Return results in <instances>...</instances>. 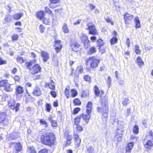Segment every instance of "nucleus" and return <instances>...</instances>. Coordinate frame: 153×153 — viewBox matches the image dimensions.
<instances>
[{
  "label": "nucleus",
  "mask_w": 153,
  "mask_h": 153,
  "mask_svg": "<svg viewBox=\"0 0 153 153\" xmlns=\"http://www.w3.org/2000/svg\"><path fill=\"white\" fill-rule=\"evenodd\" d=\"M129 103L128 99V98H126L123 101L122 103L124 105L126 106Z\"/></svg>",
  "instance_id": "8fccbe9b"
},
{
  "label": "nucleus",
  "mask_w": 153,
  "mask_h": 153,
  "mask_svg": "<svg viewBox=\"0 0 153 153\" xmlns=\"http://www.w3.org/2000/svg\"><path fill=\"white\" fill-rule=\"evenodd\" d=\"M39 28L40 32L41 33H43L45 30V27L44 26L42 25H40Z\"/></svg>",
  "instance_id": "13d9d810"
},
{
  "label": "nucleus",
  "mask_w": 153,
  "mask_h": 153,
  "mask_svg": "<svg viewBox=\"0 0 153 153\" xmlns=\"http://www.w3.org/2000/svg\"><path fill=\"white\" fill-rule=\"evenodd\" d=\"M12 17V16L9 14L6 15L4 20L5 23H6L7 22H10L11 21Z\"/></svg>",
  "instance_id": "b1692460"
},
{
  "label": "nucleus",
  "mask_w": 153,
  "mask_h": 153,
  "mask_svg": "<svg viewBox=\"0 0 153 153\" xmlns=\"http://www.w3.org/2000/svg\"><path fill=\"white\" fill-rule=\"evenodd\" d=\"M74 140L76 142V144L78 146H79L81 143V140L79 137V136L77 135H75L74 136Z\"/></svg>",
  "instance_id": "5701e85b"
},
{
  "label": "nucleus",
  "mask_w": 153,
  "mask_h": 153,
  "mask_svg": "<svg viewBox=\"0 0 153 153\" xmlns=\"http://www.w3.org/2000/svg\"><path fill=\"white\" fill-rule=\"evenodd\" d=\"M16 90V94L17 95L22 93L24 91L23 88L20 86H18L17 87Z\"/></svg>",
  "instance_id": "aec40b11"
},
{
  "label": "nucleus",
  "mask_w": 153,
  "mask_h": 153,
  "mask_svg": "<svg viewBox=\"0 0 153 153\" xmlns=\"http://www.w3.org/2000/svg\"><path fill=\"white\" fill-rule=\"evenodd\" d=\"M36 60L35 59L30 60L25 63V65L27 68L30 71L32 74L38 73L41 71V68L38 64H35Z\"/></svg>",
  "instance_id": "f03ea898"
},
{
  "label": "nucleus",
  "mask_w": 153,
  "mask_h": 153,
  "mask_svg": "<svg viewBox=\"0 0 153 153\" xmlns=\"http://www.w3.org/2000/svg\"><path fill=\"white\" fill-rule=\"evenodd\" d=\"M9 120L6 116L5 112L1 113L0 114V122L2 123L5 125H7L9 123Z\"/></svg>",
  "instance_id": "0eeeda50"
},
{
  "label": "nucleus",
  "mask_w": 153,
  "mask_h": 153,
  "mask_svg": "<svg viewBox=\"0 0 153 153\" xmlns=\"http://www.w3.org/2000/svg\"><path fill=\"white\" fill-rule=\"evenodd\" d=\"M84 78L86 81L90 82L91 80V77L88 75H86L84 76Z\"/></svg>",
  "instance_id": "5fc2aeb1"
},
{
  "label": "nucleus",
  "mask_w": 153,
  "mask_h": 153,
  "mask_svg": "<svg viewBox=\"0 0 153 153\" xmlns=\"http://www.w3.org/2000/svg\"><path fill=\"white\" fill-rule=\"evenodd\" d=\"M18 38V35L17 34H14L11 36L12 40L13 41L16 40Z\"/></svg>",
  "instance_id": "de8ad7c7"
},
{
  "label": "nucleus",
  "mask_w": 153,
  "mask_h": 153,
  "mask_svg": "<svg viewBox=\"0 0 153 153\" xmlns=\"http://www.w3.org/2000/svg\"><path fill=\"white\" fill-rule=\"evenodd\" d=\"M10 147H14L15 150L13 153H16L19 152L22 148V146L20 143H18L11 142L9 144Z\"/></svg>",
  "instance_id": "423d86ee"
},
{
  "label": "nucleus",
  "mask_w": 153,
  "mask_h": 153,
  "mask_svg": "<svg viewBox=\"0 0 153 153\" xmlns=\"http://www.w3.org/2000/svg\"><path fill=\"white\" fill-rule=\"evenodd\" d=\"M51 126L53 127H56L57 126V123L56 120H53L51 123Z\"/></svg>",
  "instance_id": "864d4df0"
},
{
  "label": "nucleus",
  "mask_w": 153,
  "mask_h": 153,
  "mask_svg": "<svg viewBox=\"0 0 153 153\" xmlns=\"http://www.w3.org/2000/svg\"><path fill=\"white\" fill-rule=\"evenodd\" d=\"M61 41L60 40H56L55 41V49L57 53L59 52L62 48V45L60 44Z\"/></svg>",
  "instance_id": "f8f14e48"
},
{
  "label": "nucleus",
  "mask_w": 153,
  "mask_h": 153,
  "mask_svg": "<svg viewBox=\"0 0 153 153\" xmlns=\"http://www.w3.org/2000/svg\"><path fill=\"white\" fill-rule=\"evenodd\" d=\"M87 152L88 153H94V148L91 146L87 149Z\"/></svg>",
  "instance_id": "a18cd8bd"
},
{
  "label": "nucleus",
  "mask_w": 153,
  "mask_h": 153,
  "mask_svg": "<svg viewBox=\"0 0 153 153\" xmlns=\"http://www.w3.org/2000/svg\"><path fill=\"white\" fill-rule=\"evenodd\" d=\"M125 23L126 24H128L131 22V20L133 18V16L132 15L126 13L124 16Z\"/></svg>",
  "instance_id": "1a4fd4ad"
},
{
  "label": "nucleus",
  "mask_w": 153,
  "mask_h": 153,
  "mask_svg": "<svg viewBox=\"0 0 153 153\" xmlns=\"http://www.w3.org/2000/svg\"><path fill=\"white\" fill-rule=\"evenodd\" d=\"M134 51L135 53L137 54H140V51L139 49V47L137 45H135L134 46Z\"/></svg>",
  "instance_id": "e433bc0d"
},
{
  "label": "nucleus",
  "mask_w": 153,
  "mask_h": 153,
  "mask_svg": "<svg viewBox=\"0 0 153 153\" xmlns=\"http://www.w3.org/2000/svg\"><path fill=\"white\" fill-rule=\"evenodd\" d=\"M100 61L94 57H91L86 60V64L87 65H90L91 67L92 68H96L98 63Z\"/></svg>",
  "instance_id": "20e7f679"
},
{
  "label": "nucleus",
  "mask_w": 153,
  "mask_h": 153,
  "mask_svg": "<svg viewBox=\"0 0 153 153\" xmlns=\"http://www.w3.org/2000/svg\"><path fill=\"white\" fill-rule=\"evenodd\" d=\"M114 4V6L116 7L118 6V3L119 1V0H113Z\"/></svg>",
  "instance_id": "338daca9"
},
{
  "label": "nucleus",
  "mask_w": 153,
  "mask_h": 153,
  "mask_svg": "<svg viewBox=\"0 0 153 153\" xmlns=\"http://www.w3.org/2000/svg\"><path fill=\"white\" fill-rule=\"evenodd\" d=\"M94 92L95 95L97 96H99L100 91L97 85H95L94 87Z\"/></svg>",
  "instance_id": "473e14b6"
},
{
  "label": "nucleus",
  "mask_w": 153,
  "mask_h": 153,
  "mask_svg": "<svg viewBox=\"0 0 153 153\" xmlns=\"http://www.w3.org/2000/svg\"><path fill=\"white\" fill-rule=\"evenodd\" d=\"M135 22V27L136 28H139L140 27V24L138 17H135L134 19Z\"/></svg>",
  "instance_id": "a878e982"
},
{
  "label": "nucleus",
  "mask_w": 153,
  "mask_h": 153,
  "mask_svg": "<svg viewBox=\"0 0 153 153\" xmlns=\"http://www.w3.org/2000/svg\"><path fill=\"white\" fill-rule=\"evenodd\" d=\"M19 136V134L18 132H14L12 133L10 137L12 139H15L18 138Z\"/></svg>",
  "instance_id": "cd10ccee"
},
{
  "label": "nucleus",
  "mask_w": 153,
  "mask_h": 153,
  "mask_svg": "<svg viewBox=\"0 0 153 153\" xmlns=\"http://www.w3.org/2000/svg\"><path fill=\"white\" fill-rule=\"evenodd\" d=\"M82 42L84 44V47L85 48H87L90 46V42L88 39L87 40Z\"/></svg>",
  "instance_id": "2f4dec72"
},
{
  "label": "nucleus",
  "mask_w": 153,
  "mask_h": 153,
  "mask_svg": "<svg viewBox=\"0 0 153 153\" xmlns=\"http://www.w3.org/2000/svg\"><path fill=\"white\" fill-rule=\"evenodd\" d=\"M92 103L91 102H88L86 106V112L91 113L92 111Z\"/></svg>",
  "instance_id": "f3484780"
},
{
  "label": "nucleus",
  "mask_w": 153,
  "mask_h": 153,
  "mask_svg": "<svg viewBox=\"0 0 153 153\" xmlns=\"http://www.w3.org/2000/svg\"><path fill=\"white\" fill-rule=\"evenodd\" d=\"M80 109L79 108H74L73 111V113L75 114H77L80 111Z\"/></svg>",
  "instance_id": "680f3d73"
},
{
  "label": "nucleus",
  "mask_w": 153,
  "mask_h": 153,
  "mask_svg": "<svg viewBox=\"0 0 153 153\" xmlns=\"http://www.w3.org/2000/svg\"><path fill=\"white\" fill-rule=\"evenodd\" d=\"M124 123L123 122L119 121L118 122L117 129L118 130L123 129V128Z\"/></svg>",
  "instance_id": "bb28decb"
},
{
  "label": "nucleus",
  "mask_w": 153,
  "mask_h": 153,
  "mask_svg": "<svg viewBox=\"0 0 153 153\" xmlns=\"http://www.w3.org/2000/svg\"><path fill=\"white\" fill-rule=\"evenodd\" d=\"M65 94L67 98H68L69 97V93L68 90L67 88H66L65 90Z\"/></svg>",
  "instance_id": "3c124183"
},
{
  "label": "nucleus",
  "mask_w": 153,
  "mask_h": 153,
  "mask_svg": "<svg viewBox=\"0 0 153 153\" xmlns=\"http://www.w3.org/2000/svg\"><path fill=\"white\" fill-rule=\"evenodd\" d=\"M81 117L80 115L74 119V125H78L80 121Z\"/></svg>",
  "instance_id": "f704fd0d"
},
{
  "label": "nucleus",
  "mask_w": 153,
  "mask_h": 153,
  "mask_svg": "<svg viewBox=\"0 0 153 153\" xmlns=\"http://www.w3.org/2000/svg\"><path fill=\"white\" fill-rule=\"evenodd\" d=\"M23 14L22 13H17L13 16L14 19L15 20L19 19L22 16Z\"/></svg>",
  "instance_id": "7c9ffc66"
},
{
  "label": "nucleus",
  "mask_w": 153,
  "mask_h": 153,
  "mask_svg": "<svg viewBox=\"0 0 153 153\" xmlns=\"http://www.w3.org/2000/svg\"><path fill=\"white\" fill-rule=\"evenodd\" d=\"M139 128L138 126L135 125L133 129V132L135 134H137L138 132Z\"/></svg>",
  "instance_id": "ea45409f"
},
{
  "label": "nucleus",
  "mask_w": 153,
  "mask_h": 153,
  "mask_svg": "<svg viewBox=\"0 0 153 153\" xmlns=\"http://www.w3.org/2000/svg\"><path fill=\"white\" fill-rule=\"evenodd\" d=\"M97 111L99 112H104L108 111V107L105 102H102L100 106L97 107Z\"/></svg>",
  "instance_id": "6e6552de"
},
{
  "label": "nucleus",
  "mask_w": 153,
  "mask_h": 153,
  "mask_svg": "<svg viewBox=\"0 0 153 153\" xmlns=\"http://www.w3.org/2000/svg\"><path fill=\"white\" fill-rule=\"evenodd\" d=\"M77 70L80 73H82L83 72V67L82 66H78L77 68Z\"/></svg>",
  "instance_id": "052dcab7"
},
{
  "label": "nucleus",
  "mask_w": 153,
  "mask_h": 153,
  "mask_svg": "<svg viewBox=\"0 0 153 153\" xmlns=\"http://www.w3.org/2000/svg\"><path fill=\"white\" fill-rule=\"evenodd\" d=\"M74 103L76 105H79L81 104V102L78 99H76L73 101Z\"/></svg>",
  "instance_id": "a19ab883"
},
{
  "label": "nucleus",
  "mask_w": 153,
  "mask_h": 153,
  "mask_svg": "<svg viewBox=\"0 0 153 153\" xmlns=\"http://www.w3.org/2000/svg\"><path fill=\"white\" fill-rule=\"evenodd\" d=\"M50 93L51 95L53 97L55 98L56 97V94L55 91H52Z\"/></svg>",
  "instance_id": "774afa93"
},
{
  "label": "nucleus",
  "mask_w": 153,
  "mask_h": 153,
  "mask_svg": "<svg viewBox=\"0 0 153 153\" xmlns=\"http://www.w3.org/2000/svg\"><path fill=\"white\" fill-rule=\"evenodd\" d=\"M147 139H150L144 145L145 148L147 151L150 150L153 146V143L151 140H153V133L151 130H149L146 136Z\"/></svg>",
  "instance_id": "7ed1b4c3"
},
{
  "label": "nucleus",
  "mask_w": 153,
  "mask_h": 153,
  "mask_svg": "<svg viewBox=\"0 0 153 153\" xmlns=\"http://www.w3.org/2000/svg\"><path fill=\"white\" fill-rule=\"evenodd\" d=\"M137 63L138 65L140 67L143 65V62L140 57H138L137 59Z\"/></svg>",
  "instance_id": "c85d7f7f"
},
{
  "label": "nucleus",
  "mask_w": 153,
  "mask_h": 153,
  "mask_svg": "<svg viewBox=\"0 0 153 153\" xmlns=\"http://www.w3.org/2000/svg\"><path fill=\"white\" fill-rule=\"evenodd\" d=\"M16 60L18 62L20 63H23L24 61V60L23 58L19 56H18L17 57Z\"/></svg>",
  "instance_id": "49530a36"
},
{
  "label": "nucleus",
  "mask_w": 153,
  "mask_h": 153,
  "mask_svg": "<svg viewBox=\"0 0 153 153\" xmlns=\"http://www.w3.org/2000/svg\"><path fill=\"white\" fill-rule=\"evenodd\" d=\"M55 138L54 135L52 133H45L41 136L40 139L44 144L51 146L55 142Z\"/></svg>",
  "instance_id": "f257e3e1"
},
{
  "label": "nucleus",
  "mask_w": 153,
  "mask_h": 153,
  "mask_svg": "<svg viewBox=\"0 0 153 153\" xmlns=\"http://www.w3.org/2000/svg\"><path fill=\"white\" fill-rule=\"evenodd\" d=\"M111 80L110 76H108V79L107 80V83L108 85L109 88L110 86L111 83Z\"/></svg>",
  "instance_id": "6e6d98bb"
},
{
  "label": "nucleus",
  "mask_w": 153,
  "mask_h": 153,
  "mask_svg": "<svg viewBox=\"0 0 153 153\" xmlns=\"http://www.w3.org/2000/svg\"><path fill=\"white\" fill-rule=\"evenodd\" d=\"M80 38L82 42H85V41H86V40L88 39L87 36L86 34L84 33L81 34Z\"/></svg>",
  "instance_id": "c756f323"
},
{
  "label": "nucleus",
  "mask_w": 153,
  "mask_h": 153,
  "mask_svg": "<svg viewBox=\"0 0 153 153\" xmlns=\"http://www.w3.org/2000/svg\"><path fill=\"white\" fill-rule=\"evenodd\" d=\"M71 97H75L77 94V92L75 89H72L71 90Z\"/></svg>",
  "instance_id": "4c0bfd02"
},
{
  "label": "nucleus",
  "mask_w": 153,
  "mask_h": 153,
  "mask_svg": "<svg viewBox=\"0 0 153 153\" xmlns=\"http://www.w3.org/2000/svg\"><path fill=\"white\" fill-rule=\"evenodd\" d=\"M42 56L43 57V61L44 62H46L49 58V55L47 52L42 51Z\"/></svg>",
  "instance_id": "dca6fc26"
},
{
  "label": "nucleus",
  "mask_w": 153,
  "mask_h": 153,
  "mask_svg": "<svg viewBox=\"0 0 153 153\" xmlns=\"http://www.w3.org/2000/svg\"><path fill=\"white\" fill-rule=\"evenodd\" d=\"M70 46L72 50L75 52H77L80 49L79 45L76 42L72 43Z\"/></svg>",
  "instance_id": "9b49d317"
},
{
  "label": "nucleus",
  "mask_w": 153,
  "mask_h": 153,
  "mask_svg": "<svg viewBox=\"0 0 153 153\" xmlns=\"http://www.w3.org/2000/svg\"><path fill=\"white\" fill-rule=\"evenodd\" d=\"M62 30L64 33H68L69 32V29L66 24H65L63 25L62 27Z\"/></svg>",
  "instance_id": "72a5a7b5"
},
{
  "label": "nucleus",
  "mask_w": 153,
  "mask_h": 153,
  "mask_svg": "<svg viewBox=\"0 0 153 153\" xmlns=\"http://www.w3.org/2000/svg\"><path fill=\"white\" fill-rule=\"evenodd\" d=\"M74 126L77 131H82L83 128L82 126H80V125H74Z\"/></svg>",
  "instance_id": "c03bdc74"
},
{
  "label": "nucleus",
  "mask_w": 153,
  "mask_h": 153,
  "mask_svg": "<svg viewBox=\"0 0 153 153\" xmlns=\"http://www.w3.org/2000/svg\"><path fill=\"white\" fill-rule=\"evenodd\" d=\"M48 151L46 149H41L39 152V153H48Z\"/></svg>",
  "instance_id": "69168bd1"
},
{
  "label": "nucleus",
  "mask_w": 153,
  "mask_h": 153,
  "mask_svg": "<svg viewBox=\"0 0 153 153\" xmlns=\"http://www.w3.org/2000/svg\"><path fill=\"white\" fill-rule=\"evenodd\" d=\"M108 111L104 112L102 113V118H104L106 120L107 119L108 117Z\"/></svg>",
  "instance_id": "09e8293b"
},
{
  "label": "nucleus",
  "mask_w": 153,
  "mask_h": 153,
  "mask_svg": "<svg viewBox=\"0 0 153 153\" xmlns=\"http://www.w3.org/2000/svg\"><path fill=\"white\" fill-rule=\"evenodd\" d=\"M14 100L13 99H10L8 101V105L11 109L15 110L16 112L18 111L19 109L20 104L17 103L16 105Z\"/></svg>",
  "instance_id": "39448f33"
},
{
  "label": "nucleus",
  "mask_w": 153,
  "mask_h": 153,
  "mask_svg": "<svg viewBox=\"0 0 153 153\" xmlns=\"http://www.w3.org/2000/svg\"><path fill=\"white\" fill-rule=\"evenodd\" d=\"M6 63V61L3 60L0 57V65L3 64H5Z\"/></svg>",
  "instance_id": "0e129e2a"
},
{
  "label": "nucleus",
  "mask_w": 153,
  "mask_h": 153,
  "mask_svg": "<svg viewBox=\"0 0 153 153\" xmlns=\"http://www.w3.org/2000/svg\"><path fill=\"white\" fill-rule=\"evenodd\" d=\"M97 44L99 46H102L103 44V41L101 39L98 40L97 41Z\"/></svg>",
  "instance_id": "37998d69"
},
{
  "label": "nucleus",
  "mask_w": 153,
  "mask_h": 153,
  "mask_svg": "<svg viewBox=\"0 0 153 153\" xmlns=\"http://www.w3.org/2000/svg\"><path fill=\"white\" fill-rule=\"evenodd\" d=\"M96 49L94 47H91L89 50L88 51V54L89 55L95 53L96 52Z\"/></svg>",
  "instance_id": "4be33fe9"
},
{
  "label": "nucleus",
  "mask_w": 153,
  "mask_h": 153,
  "mask_svg": "<svg viewBox=\"0 0 153 153\" xmlns=\"http://www.w3.org/2000/svg\"><path fill=\"white\" fill-rule=\"evenodd\" d=\"M13 88L12 87V85L9 84L8 82L6 84V86L4 87V90L5 91L7 92H10L12 91L13 90Z\"/></svg>",
  "instance_id": "a211bd4d"
},
{
  "label": "nucleus",
  "mask_w": 153,
  "mask_h": 153,
  "mask_svg": "<svg viewBox=\"0 0 153 153\" xmlns=\"http://www.w3.org/2000/svg\"><path fill=\"white\" fill-rule=\"evenodd\" d=\"M40 123L42 125H45V127H46L48 126V124L46 121L44 120L41 119L40 120Z\"/></svg>",
  "instance_id": "79ce46f5"
},
{
  "label": "nucleus",
  "mask_w": 153,
  "mask_h": 153,
  "mask_svg": "<svg viewBox=\"0 0 153 153\" xmlns=\"http://www.w3.org/2000/svg\"><path fill=\"white\" fill-rule=\"evenodd\" d=\"M33 94L35 96H40L42 94V91L40 89L36 86L33 89Z\"/></svg>",
  "instance_id": "ddd939ff"
},
{
  "label": "nucleus",
  "mask_w": 153,
  "mask_h": 153,
  "mask_svg": "<svg viewBox=\"0 0 153 153\" xmlns=\"http://www.w3.org/2000/svg\"><path fill=\"white\" fill-rule=\"evenodd\" d=\"M51 109V105L49 104H47L46 105V110L48 112H50Z\"/></svg>",
  "instance_id": "bf43d9fd"
},
{
  "label": "nucleus",
  "mask_w": 153,
  "mask_h": 153,
  "mask_svg": "<svg viewBox=\"0 0 153 153\" xmlns=\"http://www.w3.org/2000/svg\"><path fill=\"white\" fill-rule=\"evenodd\" d=\"M88 29L89 30V33L92 35L96 34L97 31L94 25H89L88 26Z\"/></svg>",
  "instance_id": "4468645a"
},
{
  "label": "nucleus",
  "mask_w": 153,
  "mask_h": 153,
  "mask_svg": "<svg viewBox=\"0 0 153 153\" xmlns=\"http://www.w3.org/2000/svg\"><path fill=\"white\" fill-rule=\"evenodd\" d=\"M44 13L42 11H40L36 14L37 17L40 19H42L44 17Z\"/></svg>",
  "instance_id": "412c9836"
},
{
  "label": "nucleus",
  "mask_w": 153,
  "mask_h": 153,
  "mask_svg": "<svg viewBox=\"0 0 153 153\" xmlns=\"http://www.w3.org/2000/svg\"><path fill=\"white\" fill-rule=\"evenodd\" d=\"M87 114H81L80 115V117H82L83 120H85V122L86 123H87L89 121V119L91 118V116L90 114L91 113H86Z\"/></svg>",
  "instance_id": "2eb2a0df"
},
{
  "label": "nucleus",
  "mask_w": 153,
  "mask_h": 153,
  "mask_svg": "<svg viewBox=\"0 0 153 153\" xmlns=\"http://www.w3.org/2000/svg\"><path fill=\"white\" fill-rule=\"evenodd\" d=\"M118 39L115 37H113L110 40V42L111 45H113L117 42Z\"/></svg>",
  "instance_id": "58836bf2"
},
{
  "label": "nucleus",
  "mask_w": 153,
  "mask_h": 153,
  "mask_svg": "<svg viewBox=\"0 0 153 153\" xmlns=\"http://www.w3.org/2000/svg\"><path fill=\"white\" fill-rule=\"evenodd\" d=\"M46 86H48L49 88L52 89H53L55 88L54 82L52 80L51 81L50 84L49 83H46Z\"/></svg>",
  "instance_id": "393cba45"
},
{
  "label": "nucleus",
  "mask_w": 153,
  "mask_h": 153,
  "mask_svg": "<svg viewBox=\"0 0 153 153\" xmlns=\"http://www.w3.org/2000/svg\"><path fill=\"white\" fill-rule=\"evenodd\" d=\"M106 21L108 23H110L112 25H114V22L112 20L109 18H106L105 19Z\"/></svg>",
  "instance_id": "4d7b16f0"
},
{
  "label": "nucleus",
  "mask_w": 153,
  "mask_h": 153,
  "mask_svg": "<svg viewBox=\"0 0 153 153\" xmlns=\"http://www.w3.org/2000/svg\"><path fill=\"white\" fill-rule=\"evenodd\" d=\"M99 51L101 53H104L105 51V49L102 47V46H99Z\"/></svg>",
  "instance_id": "603ef678"
},
{
  "label": "nucleus",
  "mask_w": 153,
  "mask_h": 153,
  "mask_svg": "<svg viewBox=\"0 0 153 153\" xmlns=\"http://www.w3.org/2000/svg\"><path fill=\"white\" fill-rule=\"evenodd\" d=\"M133 146L134 143L133 142H131L128 144L126 148V152H129L133 148Z\"/></svg>",
  "instance_id": "6ab92c4d"
},
{
  "label": "nucleus",
  "mask_w": 153,
  "mask_h": 153,
  "mask_svg": "<svg viewBox=\"0 0 153 153\" xmlns=\"http://www.w3.org/2000/svg\"><path fill=\"white\" fill-rule=\"evenodd\" d=\"M7 82L8 81L6 80H3L0 81V87H3L4 88Z\"/></svg>",
  "instance_id": "c9c22d12"
},
{
  "label": "nucleus",
  "mask_w": 153,
  "mask_h": 153,
  "mask_svg": "<svg viewBox=\"0 0 153 153\" xmlns=\"http://www.w3.org/2000/svg\"><path fill=\"white\" fill-rule=\"evenodd\" d=\"M123 129L118 130L117 129L116 132L115 137L117 138V141H120L121 140V137L123 134Z\"/></svg>",
  "instance_id": "9d476101"
},
{
  "label": "nucleus",
  "mask_w": 153,
  "mask_h": 153,
  "mask_svg": "<svg viewBox=\"0 0 153 153\" xmlns=\"http://www.w3.org/2000/svg\"><path fill=\"white\" fill-rule=\"evenodd\" d=\"M45 9L46 13H48L49 14H51L52 13V11L50 10L48 7H45Z\"/></svg>",
  "instance_id": "e2e57ef3"
}]
</instances>
